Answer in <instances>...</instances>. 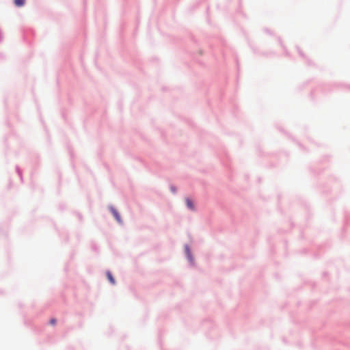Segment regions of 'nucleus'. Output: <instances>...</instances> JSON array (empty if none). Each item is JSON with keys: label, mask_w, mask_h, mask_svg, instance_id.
<instances>
[{"label": "nucleus", "mask_w": 350, "mask_h": 350, "mask_svg": "<svg viewBox=\"0 0 350 350\" xmlns=\"http://www.w3.org/2000/svg\"><path fill=\"white\" fill-rule=\"evenodd\" d=\"M111 211L113 215L114 216V217L116 218V219L119 223H121L122 220H121L120 216L119 213H118V211L113 207L111 208Z\"/></svg>", "instance_id": "obj_1"}, {"label": "nucleus", "mask_w": 350, "mask_h": 350, "mask_svg": "<svg viewBox=\"0 0 350 350\" xmlns=\"http://www.w3.org/2000/svg\"><path fill=\"white\" fill-rule=\"evenodd\" d=\"M185 202H186V204L188 206V208H189L191 210L194 209L193 204L192 201L189 198H187L185 200Z\"/></svg>", "instance_id": "obj_2"}, {"label": "nucleus", "mask_w": 350, "mask_h": 350, "mask_svg": "<svg viewBox=\"0 0 350 350\" xmlns=\"http://www.w3.org/2000/svg\"><path fill=\"white\" fill-rule=\"evenodd\" d=\"M14 4L17 7H21L25 5V0H14Z\"/></svg>", "instance_id": "obj_3"}, {"label": "nucleus", "mask_w": 350, "mask_h": 350, "mask_svg": "<svg viewBox=\"0 0 350 350\" xmlns=\"http://www.w3.org/2000/svg\"><path fill=\"white\" fill-rule=\"evenodd\" d=\"M107 277L108 278V280H109V282L112 284H115V280L112 275V274L109 272V271H107Z\"/></svg>", "instance_id": "obj_4"}, {"label": "nucleus", "mask_w": 350, "mask_h": 350, "mask_svg": "<svg viewBox=\"0 0 350 350\" xmlns=\"http://www.w3.org/2000/svg\"><path fill=\"white\" fill-rule=\"evenodd\" d=\"M50 323H51V325H55V324L56 323V320H55V319H51V321H50Z\"/></svg>", "instance_id": "obj_5"}]
</instances>
